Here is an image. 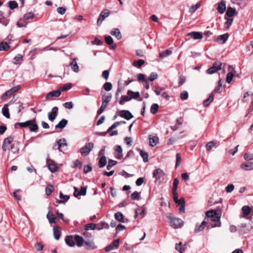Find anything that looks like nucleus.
I'll return each mask as SVG.
<instances>
[{
  "label": "nucleus",
  "instance_id": "e433bc0d",
  "mask_svg": "<svg viewBox=\"0 0 253 253\" xmlns=\"http://www.w3.org/2000/svg\"><path fill=\"white\" fill-rule=\"evenodd\" d=\"M46 217L50 223H55V219H56V217L55 215L52 213H50L49 212L47 213Z\"/></svg>",
  "mask_w": 253,
  "mask_h": 253
},
{
  "label": "nucleus",
  "instance_id": "ddd939ff",
  "mask_svg": "<svg viewBox=\"0 0 253 253\" xmlns=\"http://www.w3.org/2000/svg\"><path fill=\"white\" fill-rule=\"evenodd\" d=\"M164 175V172L163 170L160 169H155L153 173V176L156 180L160 179Z\"/></svg>",
  "mask_w": 253,
  "mask_h": 253
},
{
  "label": "nucleus",
  "instance_id": "f704fd0d",
  "mask_svg": "<svg viewBox=\"0 0 253 253\" xmlns=\"http://www.w3.org/2000/svg\"><path fill=\"white\" fill-rule=\"evenodd\" d=\"M236 11L235 8H232L231 7H229L227 8V10L226 12V15L228 17H232L236 13Z\"/></svg>",
  "mask_w": 253,
  "mask_h": 253
},
{
  "label": "nucleus",
  "instance_id": "f3484780",
  "mask_svg": "<svg viewBox=\"0 0 253 253\" xmlns=\"http://www.w3.org/2000/svg\"><path fill=\"white\" fill-rule=\"evenodd\" d=\"M126 84V81L125 82V84H122L121 81H119L118 82V89L116 93V98L117 99L118 96L120 94V93H122L123 91L125 89V85Z\"/></svg>",
  "mask_w": 253,
  "mask_h": 253
},
{
  "label": "nucleus",
  "instance_id": "5fc2aeb1",
  "mask_svg": "<svg viewBox=\"0 0 253 253\" xmlns=\"http://www.w3.org/2000/svg\"><path fill=\"white\" fill-rule=\"evenodd\" d=\"M20 85H17V86H15L11 88V89H10L9 90H8L9 94L11 95L12 94H13L14 93L20 89Z\"/></svg>",
  "mask_w": 253,
  "mask_h": 253
},
{
  "label": "nucleus",
  "instance_id": "8fccbe9b",
  "mask_svg": "<svg viewBox=\"0 0 253 253\" xmlns=\"http://www.w3.org/2000/svg\"><path fill=\"white\" fill-rule=\"evenodd\" d=\"M181 243L176 244L175 249L180 253H184L185 252V248L184 247H181Z\"/></svg>",
  "mask_w": 253,
  "mask_h": 253
},
{
  "label": "nucleus",
  "instance_id": "412c9836",
  "mask_svg": "<svg viewBox=\"0 0 253 253\" xmlns=\"http://www.w3.org/2000/svg\"><path fill=\"white\" fill-rule=\"evenodd\" d=\"M74 240L76 242L77 246L79 247H81L84 242L83 238L78 235H75Z\"/></svg>",
  "mask_w": 253,
  "mask_h": 253
},
{
  "label": "nucleus",
  "instance_id": "603ef678",
  "mask_svg": "<svg viewBox=\"0 0 253 253\" xmlns=\"http://www.w3.org/2000/svg\"><path fill=\"white\" fill-rule=\"evenodd\" d=\"M103 88L104 89L107 91H110L112 88V85L111 83L110 82H106L103 85Z\"/></svg>",
  "mask_w": 253,
  "mask_h": 253
},
{
  "label": "nucleus",
  "instance_id": "4d7b16f0",
  "mask_svg": "<svg viewBox=\"0 0 253 253\" xmlns=\"http://www.w3.org/2000/svg\"><path fill=\"white\" fill-rule=\"evenodd\" d=\"M217 214V213L215 211L213 210H211L207 211L206 212V215L208 217H214L215 215Z\"/></svg>",
  "mask_w": 253,
  "mask_h": 253
},
{
  "label": "nucleus",
  "instance_id": "aec40b11",
  "mask_svg": "<svg viewBox=\"0 0 253 253\" xmlns=\"http://www.w3.org/2000/svg\"><path fill=\"white\" fill-rule=\"evenodd\" d=\"M30 125L28 126L29 129L31 132H37L38 129V126L35 123V119L30 120Z\"/></svg>",
  "mask_w": 253,
  "mask_h": 253
},
{
  "label": "nucleus",
  "instance_id": "7c9ffc66",
  "mask_svg": "<svg viewBox=\"0 0 253 253\" xmlns=\"http://www.w3.org/2000/svg\"><path fill=\"white\" fill-rule=\"evenodd\" d=\"M115 219L120 222H124V216L121 212H117L115 214Z\"/></svg>",
  "mask_w": 253,
  "mask_h": 253
},
{
  "label": "nucleus",
  "instance_id": "f8f14e48",
  "mask_svg": "<svg viewBox=\"0 0 253 253\" xmlns=\"http://www.w3.org/2000/svg\"><path fill=\"white\" fill-rule=\"evenodd\" d=\"M187 36L192 37L194 40H200L203 38L202 33L199 32H192L187 34Z\"/></svg>",
  "mask_w": 253,
  "mask_h": 253
},
{
  "label": "nucleus",
  "instance_id": "423d86ee",
  "mask_svg": "<svg viewBox=\"0 0 253 253\" xmlns=\"http://www.w3.org/2000/svg\"><path fill=\"white\" fill-rule=\"evenodd\" d=\"M14 139L13 136H10L3 140V142L2 145V149L4 151H6L7 150L9 149V145H11L12 141Z\"/></svg>",
  "mask_w": 253,
  "mask_h": 253
},
{
  "label": "nucleus",
  "instance_id": "49530a36",
  "mask_svg": "<svg viewBox=\"0 0 253 253\" xmlns=\"http://www.w3.org/2000/svg\"><path fill=\"white\" fill-rule=\"evenodd\" d=\"M53 234L54 238L58 240L60 237V232L59 230L56 227L53 228Z\"/></svg>",
  "mask_w": 253,
  "mask_h": 253
},
{
  "label": "nucleus",
  "instance_id": "9d476101",
  "mask_svg": "<svg viewBox=\"0 0 253 253\" xmlns=\"http://www.w3.org/2000/svg\"><path fill=\"white\" fill-rule=\"evenodd\" d=\"M229 36V35L228 33L219 35L217 37L216 41L221 44L225 43L228 40Z\"/></svg>",
  "mask_w": 253,
  "mask_h": 253
},
{
  "label": "nucleus",
  "instance_id": "bb28decb",
  "mask_svg": "<svg viewBox=\"0 0 253 253\" xmlns=\"http://www.w3.org/2000/svg\"><path fill=\"white\" fill-rule=\"evenodd\" d=\"M136 150L139 152V154L141 157L143 158L144 162H147L148 161V154L141 150L140 148H137Z\"/></svg>",
  "mask_w": 253,
  "mask_h": 253
},
{
  "label": "nucleus",
  "instance_id": "ea45409f",
  "mask_svg": "<svg viewBox=\"0 0 253 253\" xmlns=\"http://www.w3.org/2000/svg\"><path fill=\"white\" fill-rule=\"evenodd\" d=\"M10 48V46L6 42H1L0 43V50L6 51Z\"/></svg>",
  "mask_w": 253,
  "mask_h": 253
},
{
  "label": "nucleus",
  "instance_id": "37998d69",
  "mask_svg": "<svg viewBox=\"0 0 253 253\" xmlns=\"http://www.w3.org/2000/svg\"><path fill=\"white\" fill-rule=\"evenodd\" d=\"M158 138L155 136L151 137V136L149 137V144L151 146H155L158 143Z\"/></svg>",
  "mask_w": 253,
  "mask_h": 253
},
{
  "label": "nucleus",
  "instance_id": "393cba45",
  "mask_svg": "<svg viewBox=\"0 0 253 253\" xmlns=\"http://www.w3.org/2000/svg\"><path fill=\"white\" fill-rule=\"evenodd\" d=\"M8 107V104H4L1 110L2 115L7 119H9L10 118V114Z\"/></svg>",
  "mask_w": 253,
  "mask_h": 253
},
{
  "label": "nucleus",
  "instance_id": "58836bf2",
  "mask_svg": "<svg viewBox=\"0 0 253 253\" xmlns=\"http://www.w3.org/2000/svg\"><path fill=\"white\" fill-rule=\"evenodd\" d=\"M72 86V84L71 83H67L64 84L62 86H61L59 88V90L62 91H66L69 90L71 88Z\"/></svg>",
  "mask_w": 253,
  "mask_h": 253
},
{
  "label": "nucleus",
  "instance_id": "3c124183",
  "mask_svg": "<svg viewBox=\"0 0 253 253\" xmlns=\"http://www.w3.org/2000/svg\"><path fill=\"white\" fill-rule=\"evenodd\" d=\"M34 14L33 13L30 12H28L27 13H26L23 16V20H27L31 19H32L34 17Z\"/></svg>",
  "mask_w": 253,
  "mask_h": 253
},
{
  "label": "nucleus",
  "instance_id": "de8ad7c7",
  "mask_svg": "<svg viewBox=\"0 0 253 253\" xmlns=\"http://www.w3.org/2000/svg\"><path fill=\"white\" fill-rule=\"evenodd\" d=\"M23 56L21 54H18L17 56L14 58V62H13L15 64H20V62L23 61Z\"/></svg>",
  "mask_w": 253,
  "mask_h": 253
},
{
  "label": "nucleus",
  "instance_id": "09e8293b",
  "mask_svg": "<svg viewBox=\"0 0 253 253\" xmlns=\"http://www.w3.org/2000/svg\"><path fill=\"white\" fill-rule=\"evenodd\" d=\"M140 193L135 191L131 194L130 197L133 200H139L140 199Z\"/></svg>",
  "mask_w": 253,
  "mask_h": 253
},
{
  "label": "nucleus",
  "instance_id": "a18cd8bd",
  "mask_svg": "<svg viewBox=\"0 0 253 253\" xmlns=\"http://www.w3.org/2000/svg\"><path fill=\"white\" fill-rule=\"evenodd\" d=\"M53 190V186L51 184H48L45 188V193L47 196L51 195Z\"/></svg>",
  "mask_w": 253,
  "mask_h": 253
},
{
  "label": "nucleus",
  "instance_id": "f03ea898",
  "mask_svg": "<svg viewBox=\"0 0 253 253\" xmlns=\"http://www.w3.org/2000/svg\"><path fill=\"white\" fill-rule=\"evenodd\" d=\"M111 94L102 96V102L100 108L97 111V116L101 115L103 112L108 103L111 101Z\"/></svg>",
  "mask_w": 253,
  "mask_h": 253
},
{
  "label": "nucleus",
  "instance_id": "e2e57ef3",
  "mask_svg": "<svg viewBox=\"0 0 253 253\" xmlns=\"http://www.w3.org/2000/svg\"><path fill=\"white\" fill-rule=\"evenodd\" d=\"M215 146V143L213 141L209 142L206 145V148L208 151L211 150Z\"/></svg>",
  "mask_w": 253,
  "mask_h": 253
},
{
  "label": "nucleus",
  "instance_id": "cd10ccee",
  "mask_svg": "<svg viewBox=\"0 0 253 253\" xmlns=\"http://www.w3.org/2000/svg\"><path fill=\"white\" fill-rule=\"evenodd\" d=\"M31 121L28 120L25 122L22 123H17L14 125V126L16 128L18 127V126H20L21 127H28L29 125H30Z\"/></svg>",
  "mask_w": 253,
  "mask_h": 253
},
{
  "label": "nucleus",
  "instance_id": "2f4dec72",
  "mask_svg": "<svg viewBox=\"0 0 253 253\" xmlns=\"http://www.w3.org/2000/svg\"><path fill=\"white\" fill-rule=\"evenodd\" d=\"M226 9L225 4L223 2H221L218 3L217 7V10L219 13L222 14L224 12Z\"/></svg>",
  "mask_w": 253,
  "mask_h": 253
},
{
  "label": "nucleus",
  "instance_id": "79ce46f5",
  "mask_svg": "<svg viewBox=\"0 0 253 253\" xmlns=\"http://www.w3.org/2000/svg\"><path fill=\"white\" fill-rule=\"evenodd\" d=\"M243 213L246 215H249L251 211V209L248 206H244L242 209Z\"/></svg>",
  "mask_w": 253,
  "mask_h": 253
},
{
  "label": "nucleus",
  "instance_id": "c03bdc74",
  "mask_svg": "<svg viewBox=\"0 0 253 253\" xmlns=\"http://www.w3.org/2000/svg\"><path fill=\"white\" fill-rule=\"evenodd\" d=\"M8 6L10 9L13 10L18 7V3L15 0H11L8 2Z\"/></svg>",
  "mask_w": 253,
  "mask_h": 253
},
{
  "label": "nucleus",
  "instance_id": "052dcab7",
  "mask_svg": "<svg viewBox=\"0 0 253 253\" xmlns=\"http://www.w3.org/2000/svg\"><path fill=\"white\" fill-rule=\"evenodd\" d=\"M96 228V224L94 223L87 224L85 225L86 230H94Z\"/></svg>",
  "mask_w": 253,
  "mask_h": 253
},
{
  "label": "nucleus",
  "instance_id": "20e7f679",
  "mask_svg": "<svg viewBox=\"0 0 253 253\" xmlns=\"http://www.w3.org/2000/svg\"><path fill=\"white\" fill-rule=\"evenodd\" d=\"M94 144L92 142H89L83 147L80 150V153L83 156H86L88 155L90 152L93 148Z\"/></svg>",
  "mask_w": 253,
  "mask_h": 253
},
{
  "label": "nucleus",
  "instance_id": "13d9d810",
  "mask_svg": "<svg viewBox=\"0 0 253 253\" xmlns=\"http://www.w3.org/2000/svg\"><path fill=\"white\" fill-rule=\"evenodd\" d=\"M180 97L181 100H186L188 97V93L187 91H183L180 94Z\"/></svg>",
  "mask_w": 253,
  "mask_h": 253
},
{
  "label": "nucleus",
  "instance_id": "c85d7f7f",
  "mask_svg": "<svg viewBox=\"0 0 253 253\" xmlns=\"http://www.w3.org/2000/svg\"><path fill=\"white\" fill-rule=\"evenodd\" d=\"M57 145H58V149L60 151H61V148L62 147H64V146H66L67 145V144L66 142V140L65 139L63 138V139H60L59 140H58L57 141Z\"/></svg>",
  "mask_w": 253,
  "mask_h": 253
},
{
  "label": "nucleus",
  "instance_id": "9b49d317",
  "mask_svg": "<svg viewBox=\"0 0 253 253\" xmlns=\"http://www.w3.org/2000/svg\"><path fill=\"white\" fill-rule=\"evenodd\" d=\"M140 93L138 91L133 92L130 90H127V101L131 99H137L139 97Z\"/></svg>",
  "mask_w": 253,
  "mask_h": 253
},
{
  "label": "nucleus",
  "instance_id": "b1692460",
  "mask_svg": "<svg viewBox=\"0 0 253 253\" xmlns=\"http://www.w3.org/2000/svg\"><path fill=\"white\" fill-rule=\"evenodd\" d=\"M110 33L112 35L115 36L118 40L122 39L121 33L118 28L113 29Z\"/></svg>",
  "mask_w": 253,
  "mask_h": 253
},
{
  "label": "nucleus",
  "instance_id": "4c0bfd02",
  "mask_svg": "<svg viewBox=\"0 0 253 253\" xmlns=\"http://www.w3.org/2000/svg\"><path fill=\"white\" fill-rule=\"evenodd\" d=\"M144 63L145 61L143 59H139L133 61L132 65L134 67L140 68Z\"/></svg>",
  "mask_w": 253,
  "mask_h": 253
},
{
  "label": "nucleus",
  "instance_id": "5701e85b",
  "mask_svg": "<svg viewBox=\"0 0 253 253\" xmlns=\"http://www.w3.org/2000/svg\"><path fill=\"white\" fill-rule=\"evenodd\" d=\"M70 66L75 72L78 73L79 71V67L76 61V58L73 59V61L70 64Z\"/></svg>",
  "mask_w": 253,
  "mask_h": 253
},
{
  "label": "nucleus",
  "instance_id": "6e6d98bb",
  "mask_svg": "<svg viewBox=\"0 0 253 253\" xmlns=\"http://www.w3.org/2000/svg\"><path fill=\"white\" fill-rule=\"evenodd\" d=\"M178 183L179 180L178 178H174L172 186V191H177Z\"/></svg>",
  "mask_w": 253,
  "mask_h": 253
},
{
  "label": "nucleus",
  "instance_id": "69168bd1",
  "mask_svg": "<svg viewBox=\"0 0 253 253\" xmlns=\"http://www.w3.org/2000/svg\"><path fill=\"white\" fill-rule=\"evenodd\" d=\"M119 125H120V123L119 122H116L114 124H113L107 130V132H109L113 130L114 128L117 127Z\"/></svg>",
  "mask_w": 253,
  "mask_h": 253
},
{
  "label": "nucleus",
  "instance_id": "0e129e2a",
  "mask_svg": "<svg viewBox=\"0 0 253 253\" xmlns=\"http://www.w3.org/2000/svg\"><path fill=\"white\" fill-rule=\"evenodd\" d=\"M234 189V185L233 184H230L226 186L225 190L227 193H230L233 191Z\"/></svg>",
  "mask_w": 253,
  "mask_h": 253
},
{
  "label": "nucleus",
  "instance_id": "774afa93",
  "mask_svg": "<svg viewBox=\"0 0 253 253\" xmlns=\"http://www.w3.org/2000/svg\"><path fill=\"white\" fill-rule=\"evenodd\" d=\"M57 11L58 13L63 15L66 11V9L63 7H59L57 8Z\"/></svg>",
  "mask_w": 253,
  "mask_h": 253
},
{
  "label": "nucleus",
  "instance_id": "2eb2a0df",
  "mask_svg": "<svg viewBox=\"0 0 253 253\" xmlns=\"http://www.w3.org/2000/svg\"><path fill=\"white\" fill-rule=\"evenodd\" d=\"M66 243L70 247H73L75 245L74 237L73 235L66 236L65 238Z\"/></svg>",
  "mask_w": 253,
  "mask_h": 253
},
{
  "label": "nucleus",
  "instance_id": "a878e982",
  "mask_svg": "<svg viewBox=\"0 0 253 253\" xmlns=\"http://www.w3.org/2000/svg\"><path fill=\"white\" fill-rule=\"evenodd\" d=\"M207 223V222L206 221L204 220L200 225H198L197 224L194 229V232L195 233H198L200 231H202L205 228Z\"/></svg>",
  "mask_w": 253,
  "mask_h": 253
},
{
  "label": "nucleus",
  "instance_id": "864d4df0",
  "mask_svg": "<svg viewBox=\"0 0 253 253\" xmlns=\"http://www.w3.org/2000/svg\"><path fill=\"white\" fill-rule=\"evenodd\" d=\"M200 6V3H197L196 4L192 5L189 8V12L190 13L195 12L197 10V9H198L199 8Z\"/></svg>",
  "mask_w": 253,
  "mask_h": 253
},
{
  "label": "nucleus",
  "instance_id": "bf43d9fd",
  "mask_svg": "<svg viewBox=\"0 0 253 253\" xmlns=\"http://www.w3.org/2000/svg\"><path fill=\"white\" fill-rule=\"evenodd\" d=\"M117 115L126 119V110H121L117 112Z\"/></svg>",
  "mask_w": 253,
  "mask_h": 253
},
{
  "label": "nucleus",
  "instance_id": "dca6fc26",
  "mask_svg": "<svg viewBox=\"0 0 253 253\" xmlns=\"http://www.w3.org/2000/svg\"><path fill=\"white\" fill-rule=\"evenodd\" d=\"M61 94V91L60 90H57L49 92L46 95V99H49L53 97H58Z\"/></svg>",
  "mask_w": 253,
  "mask_h": 253
},
{
  "label": "nucleus",
  "instance_id": "0eeeda50",
  "mask_svg": "<svg viewBox=\"0 0 253 253\" xmlns=\"http://www.w3.org/2000/svg\"><path fill=\"white\" fill-rule=\"evenodd\" d=\"M58 107H54L51 111L48 113V118L50 121L53 122L55 119L58 115Z\"/></svg>",
  "mask_w": 253,
  "mask_h": 253
},
{
  "label": "nucleus",
  "instance_id": "a211bd4d",
  "mask_svg": "<svg viewBox=\"0 0 253 253\" xmlns=\"http://www.w3.org/2000/svg\"><path fill=\"white\" fill-rule=\"evenodd\" d=\"M105 42L109 45L112 49H115L117 47V45L115 44H113V39L110 36H106L105 37Z\"/></svg>",
  "mask_w": 253,
  "mask_h": 253
},
{
  "label": "nucleus",
  "instance_id": "c756f323",
  "mask_svg": "<svg viewBox=\"0 0 253 253\" xmlns=\"http://www.w3.org/2000/svg\"><path fill=\"white\" fill-rule=\"evenodd\" d=\"M107 164V158L105 156H101L98 162V167L100 168L106 166Z\"/></svg>",
  "mask_w": 253,
  "mask_h": 253
},
{
  "label": "nucleus",
  "instance_id": "7ed1b4c3",
  "mask_svg": "<svg viewBox=\"0 0 253 253\" xmlns=\"http://www.w3.org/2000/svg\"><path fill=\"white\" fill-rule=\"evenodd\" d=\"M221 65L222 64L220 62H214L211 68L206 70V72L208 74H213L217 72L218 70H221Z\"/></svg>",
  "mask_w": 253,
  "mask_h": 253
},
{
  "label": "nucleus",
  "instance_id": "39448f33",
  "mask_svg": "<svg viewBox=\"0 0 253 253\" xmlns=\"http://www.w3.org/2000/svg\"><path fill=\"white\" fill-rule=\"evenodd\" d=\"M109 15L110 12L108 9H105L102 10L98 18L97 21V25L98 26H100L101 25L103 21L106 18L108 17L109 16Z\"/></svg>",
  "mask_w": 253,
  "mask_h": 253
},
{
  "label": "nucleus",
  "instance_id": "a19ab883",
  "mask_svg": "<svg viewBox=\"0 0 253 253\" xmlns=\"http://www.w3.org/2000/svg\"><path fill=\"white\" fill-rule=\"evenodd\" d=\"M159 109V105L157 103L153 104L150 108L151 113L152 114H155L157 113Z\"/></svg>",
  "mask_w": 253,
  "mask_h": 253
},
{
  "label": "nucleus",
  "instance_id": "f257e3e1",
  "mask_svg": "<svg viewBox=\"0 0 253 253\" xmlns=\"http://www.w3.org/2000/svg\"><path fill=\"white\" fill-rule=\"evenodd\" d=\"M168 218L170 221V225L174 228H179L183 225V221L179 218H174L171 214L168 216Z\"/></svg>",
  "mask_w": 253,
  "mask_h": 253
},
{
  "label": "nucleus",
  "instance_id": "1a4fd4ad",
  "mask_svg": "<svg viewBox=\"0 0 253 253\" xmlns=\"http://www.w3.org/2000/svg\"><path fill=\"white\" fill-rule=\"evenodd\" d=\"M115 157L117 159H121L123 156V149L120 145H116L115 147Z\"/></svg>",
  "mask_w": 253,
  "mask_h": 253
},
{
  "label": "nucleus",
  "instance_id": "c9c22d12",
  "mask_svg": "<svg viewBox=\"0 0 253 253\" xmlns=\"http://www.w3.org/2000/svg\"><path fill=\"white\" fill-rule=\"evenodd\" d=\"M214 98V94L211 93L209 97L206 99L204 102L203 105L204 106H208L213 101Z\"/></svg>",
  "mask_w": 253,
  "mask_h": 253
},
{
  "label": "nucleus",
  "instance_id": "6ab92c4d",
  "mask_svg": "<svg viewBox=\"0 0 253 253\" xmlns=\"http://www.w3.org/2000/svg\"><path fill=\"white\" fill-rule=\"evenodd\" d=\"M241 168L245 170H253V162H247L241 165Z\"/></svg>",
  "mask_w": 253,
  "mask_h": 253
},
{
  "label": "nucleus",
  "instance_id": "6e6552de",
  "mask_svg": "<svg viewBox=\"0 0 253 253\" xmlns=\"http://www.w3.org/2000/svg\"><path fill=\"white\" fill-rule=\"evenodd\" d=\"M47 163L48 169L51 172H54L58 170V168L53 161L47 159Z\"/></svg>",
  "mask_w": 253,
  "mask_h": 253
},
{
  "label": "nucleus",
  "instance_id": "473e14b6",
  "mask_svg": "<svg viewBox=\"0 0 253 253\" xmlns=\"http://www.w3.org/2000/svg\"><path fill=\"white\" fill-rule=\"evenodd\" d=\"M84 243L86 246V249L87 250H93L96 249V247L95 246L94 243L92 241H84Z\"/></svg>",
  "mask_w": 253,
  "mask_h": 253
},
{
  "label": "nucleus",
  "instance_id": "338daca9",
  "mask_svg": "<svg viewBox=\"0 0 253 253\" xmlns=\"http://www.w3.org/2000/svg\"><path fill=\"white\" fill-rule=\"evenodd\" d=\"M244 158L246 160H253V154L246 153L244 155Z\"/></svg>",
  "mask_w": 253,
  "mask_h": 253
},
{
  "label": "nucleus",
  "instance_id": "4be33fe9",
  "mask_svg": "<svg viewBox=\"0 0 253 253\" xmlns=\"http://www.w3.org/2000/svg\"><path fill=\"white\" fill-rule=\"evenodd\" d=\"M68 124V120L63 119L55 126L56 129L64 128Z\"/></svg>",
  "mask_w": 253,
  "mask_h": 253
},
{
  "label": "nucleus",
  "instance_id": "72a5a7b5",
  "mask_svg": "<svg viewBox=\"0 0 253 253\" xmlns=\"http://www.w3.org/2000/svg\"><path fill=\"white\" fill-rule=\"evenodd\" d=\"M172 53V51L169 49H167L164 51H162L160 53V57L161 59H163L169 55H170Z\"/></svg>",
  "mask_w": 253,
  "mask_h": 253
},
{
  "label": "nucleus",
  "instance_id": "4468645a",
  "mask_svg": "<svg viewBox=\"0 0 253 253\" xmlns=\"http://www.w3.org/2000/svg\"><path fill=\"white\" fill-rule=\"evenodd\" d=\"M176 204L180 206L179 211L180 213H183L185 211V201L183 198L178 199V201L175 202Z\"/></svg>",
  "mask_w": 253,
  "mask_h": 253
},
{
  "label": "nucleus",
  "instance_id": "680f3d73",
  "mask_svg": "<svg viewBox=\"0 0 253 253\" xmlns=\"http://www.w3.org/2000/svg\"><path fill=\"white\" fill-rule=\"evenodd\" d=\"M234 77V75L232 72H229L226 76V82L227 83H230Z\"/></svg>",
  "mask_w": 253,
  "mask_h": 253
}]
</instances>
